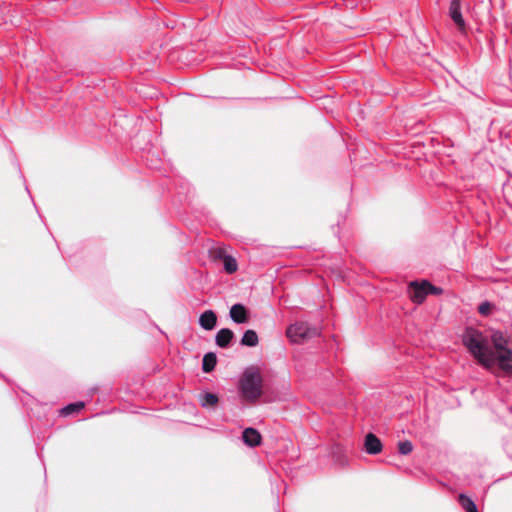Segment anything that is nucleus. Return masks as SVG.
Instances as JSON below:
<instances>
[{"label":"nucleus","mask_w":512,"mask_h":512,"mask_svg":"<svg viewBox=\"0 0 512 512\" xmlns=\"http://www.w3.org/2000/svg\"><path fill=\"white\" fill-rule=\"evenodd\" d=\"M459 502L466 512H477L475 503L469 497L461 494L459 496Z\"/></svg>","instance_id":"16"},{"label":"nucleus","mask_w":512,"mask_h":512,"mask_svg":"<svg viewBox=\"0 0 512 512\" xmlns=\"http://www.w3.org/2000/svg\"><path fill=\"white\" fill-rule=\"evenodd\" d=\"M217 316L212 310H206L200 315L199 324L205 330H212L216 326Z\"/></svg>","instance_id":"11"},{"label":"nucleus","mask_w":512,"mask_h":512,"mask_svg":"<svg viewBox=\"0 0 512 512\" xmlns=\"http://www.w3.org/2000/svg\"><path fill=\"white\" fill-rule=\"evenodd\" d=\"M442 290L438 287L433 286L427 281L421 283L411 282L409 284V295L414 303L421 304L427 295L429 294H440Z\"/></svg>","instance_id":"4"},{"label":"nucleus","mask_w":512,"mask_h":512,"mask_svg":"<svg viewBox=\"0 0 512 512\" xmlns=\"http://www.w3.org/2000/svg\"><path fill=\"white\" fill-rule=\"evenodd\" d=\"M464 346L471 355L486 369L496 364L495 353L489 345V339L481 331L467 328L462 336Z\"/></svg>","instance_id":"1"},{"label":"nucleus","mask_w":512,"mask_h":512,"mask_svg":"<svg viewBox=\"0 0 512 512\" xmlns=\"http://www.w3.org/2000/svg\"><path fill=\"white\" fill-rule=\"evenodd\" d=\"M496 363L506 374L512 375V350L507 349L495 354Z\"/></svg>","instance_id":"5"},{"label":"nucleus","mask_w":512,"mask_h":512,"mask_svg":"<svg viewBox=\"0 0 512 512\" xmlns=\"http://www.w3.org/2000/svg\"><path fill=\"white\" fill-rule=\"evenodd\" d=\"M490 341L492 342L493 346H494V353L497 354L499 352H502L504 350H507L508 348L506 347L507 346V343H508V340L507 338L503 335L502 332L500 331H494L491 336H490Z\"/></svg>","instance_id":"8"},{"label":"nucleus","mask_w":512,"mask_h":512,"mask_svg":"<svg viewBox=\"0 0 512 512\" xmlns=\"http://www.w3.org/2000/svg\"><path fill=\"white\" fill-rule=\"evenodd\" d=\"M217 362L216 355L214 353H207L203 357L202 368L204 372H210L214 369Z\"/></svg>","instance_id":"14"},{"label":"nucleus","mask_w":512,"mask_h":512,"mask_svg":"<svg viewBox=\"0 0 512 512\" xmlns=\"http://www.w3.org/2000/svg\"><path fill=\"white\" fill-rule=\"evenodd\" d=\"M240 392L247 401H256L262 394V377L255 368H248L240 379Z\"/></svg>","instance_id":"2"},{"label":"nucleus","mask_w":512,"mask_h":512,"mask_svg":"<svg viewBox=\"0 0 512 512\" xmlns=\"http://www.w3.org/2000/svg\"><path fill=\"white\" fill-rule=\"evenodd\" d=\"M231 320L237 324L247 323L249 320L248 311L242 304H234L229 311Z\"/></svg>","instance_id":"6"},{"label":"nucleus","mask_w":512,"mask_h":512,"mask_svg":"<svg viewBox=\"0 0 512 512\" xmlns=\"http://www.w3.org/2000/svg\"><path fill=\"white\" fill-rule=\"evenodd\" d=\"M287 337L294 343H302L318 335V330L306 322L290 325L286 331Z\"/></svg>","instance_id":"3"},{"label":"nucleus","mask_w":512,"mask_h":512,"mask_svg":"<svg viewBox=\"0 0 512 512\" xmlns=\"http://www.w3.org/2000/svg\"><path fill=\"white\" fill-rule=\"evenodd\" d=\"M492 305L488 302H484L478 307V311L482 315H488L491 311Z\"/></svg>","instance_id":"20"},{"label":"nucleus","mask_w":512,"mask_h":512,"mask_svg":"<svg viewBox=\"0 0 512 512\" xmlns=\"http://www.w3.org/2000/svg\"><path fill=\"white\" fill-rule=\"evenodd\" d=\"M364 446L369 454H378L382 450L381 441L372 433L366 435Z\"/></svg>","instance_id":"9"},{"label":"nucleus","mask_w":512,"mask_h":512,"mask_svg":"<svg viewBox=\"0 0 512 512\" xmlns=\"http://www.w3.org/2000/svg\"><path fill=\"white\" fill-rule=\"evenodd\" d=\"M243 441L250 447L258 446L261 443V435L254 428H246L242 435Z\"/></svg>","instance_id":"10"},{"label":"nucleus","mask_w":512,"mask_h":512,"mask_svg":"<svg viewBox=\"0 0 512 512\" xmlns=\"http://www.w3.org/2000/svg\"><path fill=\"white\" fill-rule=\"evenodd\" d=\"M218 403V397L213 393H205L201 396V405L203 407H213Z\"/></svg>","instance_id":"17"},{"label":"nucleus","mask_w":512,"mask_h":512,"mask_svg":"<svg viewBox=\"0 0 512 512\" xmlns=\"http://www.w3.org/2000/svg\"><path fill=\"white\" fill-rule=\"evenodd\" d=\"M449 14L453 22L460 31L465 30V21L460 11V0H452L449 8Z\"/></svg>","instance_id":"7"},{"label":"nucleus","mask_w":512,"mask_h":512,"mask_svg":"<svg viewBox=\"0 0 512 512\" xmlns=\"http://www.w3.org/2000/svg\"><path fill=\"white\" fill-rule=\"evenodd\" d=\"M242 345L254 347L258 344V336L254 330H247L241 340Z\"/></svg>","instance_id":"13"},{"label":"nucleus","mask_w":512,"mask_h":512,"mask_svg":"<svg viewBox=\"0 0 512 512\" xmlns=\"http://www.w3.org/2000/svg\"><path fill=\"white\" fill-rule=\"evenodd\" d=\"M399 453L402 455H408L413 450V445L410 441H402L398 444Z\"/></svg>","instance_id":"19"},{"label":"nucleus","mask_w":512,"mask_h":512,"mask_svg":"<svg viewBox=\"0 0 512 512\" xmlns=\"http://www.w3.org/2000/svg\"><path fill=\"white\" fill-rule=\"evenodd\" d=\"M223 264L227 273L232 274L237 271L238 265L235 258L225 255L223 256Z\"/></svg>","instance_id":"15"},{"label":"nucleus","mask_w":512,"mask_h":512,"mask_svg":"<svg viewBox=\"0 0 512 512\" xmlns=\"http://www.w3.org/2000/svg\"><path fill=\"white\" fill-rule=\"evenodd\" d=\"M83 408H84V402L72 403V404H69L66 407H64L61 410V414L64 415V416H68V415H71V414H73L75 412L80 411Z\"/></svg>","instance_id":"18"},{"label":"nucleus","mask_w":512,"mask_h":512,"mask_svg":"<svg viewBox=\"0 0 512 512\" xmlns=\"http://www.w3.org/2000/svg\"><path fill=\"white\" fill-rule=\"evenodd\" d=\"M233 336H234V334L230 329H228V328L220 329L217 332L216 337H215L216 344L221 348H225L229 345Z\"/></svg>","instance_id":"12"}]
</instances>
